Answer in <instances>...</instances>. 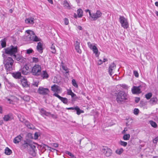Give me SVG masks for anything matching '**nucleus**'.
<instances>
[{"mask_svg":"<svg viewBox=\"0 0 158 158\" xmlns=\"http://www.w3.org/2000/svg\"><path fill=\"white\" fill-rule=\"evenodd\" d=\"M18 49L17 47H14L13 46L10 48L5 49V53L11 56L13 55L14 58L18 61L22 62L24 61V58L22 56L18 55L16 56L15 54L17 52Z\"/></svg>","mask_w":158,"mask_h":158,"instance_id":"nucleus-1","label":"nucleus"},{"mask_svg":"<svg viewBox=\"0 0 158 158\" xmlns=\"http://www.w3.org/2000/svg\"><path fill=\"white\" fill-rule=\"evenodd\" d=\"M26 32L28 34L27 36V40L28 41H31V42H37L40 40V39L36 35L34 32L32 31L28 30H26Z\"/></svg>","mask_w":158,"mask_h":158,"instance_id":"nucleus-2","label":"nucleus"},{"mask_svg":"<svg viewBox=\"0 0 158 158\" xmlns=\"http://www.w3.org/2000/svg\"><path fill=\"white\" fill-rule=\"evenodd\" d=\"M127 94L124 92L120 91L117 95L116 100L118 103H121L127 99Z\"/></svg>","mask_w":158,"mask_h":158,"instance_id":"nucleus-3","label":"nucleus"},{"mask_svg":"<svg viewBox=\"0 0 158 158\" xmlns=\"http://www.w3.org/2000/svg\"><path fill=\"white\" fill-rule=\"evenodd\" d=\"M14 60L10 57H8L5 61V67L7 71H10L12 70V66Z\"/></svg>","mask_w":158,"mask_h":158,"instance_id":"nucleus-4","label":"nucleus"},{"mask_svg":"<svg viewBox=\"0 0 158 158\" xmlns=\"http://www.w3.org/2000/svg\"><path fill=\"white\" fill-rule=\"evenodd\" d=\"M41 67L39 64H35L32 68L31 72L33 75L39 76L41 74Z\"/></svg>","mask_w":158,"mask_h":158,"instance_id":"nucleus-5","label":"nucleus"},{"mask_svg":"<svg viewBox=\"0 0 158 158\" xmlns=\"http://www.w3.org/2000/svg\"><path fill=\"white\" fill-rule=\"evenodd\" d=\"M119 21L121 26L125 29H127L128 26L129 24L127 19L124 17L122 16H120Z\"/></svg>","mask_w":158,"mask_h":158,"instance_id":"nucleus-6","label":"nucleus"},{"mask_svg":"<svg viewBox=\"0 0 158 158\" xmlns=\"http://www.w3.org/2000/svg\"><path fill=\"white\" fill-rule=\"evenodd\" d=\"M102 15V13L99 10H97L96 12L91 14L90 17L93 21H96L100 18Z\"/></svg>","mask_w":158,"mask_h":158,"instance_id":"nucleus-7","label":"nucleus"},{"mask_svg":"<svg viewBox=\"0 0 158 158\" xmlns=\"http://www.w3.org/2000/svg\"><path fill=\"white\" fill-rule=\"evenodd\" d=\"M101 152L106 156H110L112 154V150L107 147L104 146L101 148Z\"/></svg>","mask_w":158,"mask_h":158,"instance_id":"nucleus-8","label":"nucleus"},{"mask_svg":"<svg viewBox=\"0 0 158 158\" xmlns=\"http://www.w3.org/2000/svg\"><path fill=\"white\" fill-rule=\"evenodd\" d=\"M49 90L48 88L40 87L38 90V93L40 94L46 95L49 94Z\"/></svg>","mask_w":158,"mask_h":158,"instance_id":"nucleus-9","label":"nucleus"},{"mask_svg":"<svg viewBox=\"0 0 158 158\" xmlns=\"http://www.w3.org/2000/svg\"><path fill=\"white\" fill-rule=\"evenodd\" d=\"M116 68V64L114 63H113L109 65L108 68V73L110 76H112V74L113 73V71Z\"/></svg>","mask_w":158,"mask_h":158,"instance_id":"nucleus-10","label":"nucleus"},{"mask_svg":"<svg viewBox=\"0 0 158 158\" xmlns=\"http://www.w3.org/2000/svg\"><path fill=\"white\" fill-rule=\"evenodd\" d=\"M141 86L138 87L134 86L131 89V91L133 94H139L141 93L140 87Z\"/></svg>","mask_w":158,"mask_h":158,"instance_id":"nucleus-11","label":"nucleus"},{"mask_svg":"<svg viewBox=\"0 0 158 158\" xmlns=\"http://www.w3.org/2000/svg\"><path fill=\"white\" fill-rule=\"evenodd\" d=\"M36 143H34L31 141L29 147H30L32 150V152H33L32 155L33 156H35V150L36 149Z\"/></svg>","mask_w":158,"mask_h":158,"instance_id":"nucleus-12","label":"nucleus"},{"mask_svg":"<svg viewBox=\"0 0 158 158\" xmlns=\"http://www.w3.org/2000/svg\"><path fill=\"white\" fill-rule=\"evenodd\" d=\"M13 118V117L12 114L10 113L5 115L3 117V119L4 121L7 122L11 120Z\"/></svg>","mask_w":158,"mask_h":158,"instance_id":"nucleus-13","label":"nucleus"},{"mask_svg":"<svg viewBox=\"0 0 158 158\" xmlns=\"http://www.w3.org/2000/svg\"><path fill=\"white\" fill-rule=\"evenodd\" d=\"M31 142V140L29 139H27L26 140H24L22 145V148L23 149L28 148V147L30 146Z\"/></svg>","mask_w":158,"mask_h":158,"instance_id":"nucleus-14","label":"nucleus"},{"mask_svg":"<svg viewBox=\"0 0 158 158\" xmlns=\"http://www.w3.org/2000/svg\"><path fill=\"white\" fill-rule=\"evenodd\" d=\"M80 43L78 41H76L74 43L75 49L76 51L79 54H81V51L80 49Z\"/></svg>","mask_w":158,"mask_h":158,"instance_id":"nucleus-15","label":"nucleus"},{"mask_svg":"<svg viewBox=\"0 0 158 158\" xmlns=\"http://www.w3.org/2000/svg\"><path fill=\"white\" fill-rule=\"evenodd\" d=\"M34 20L35 19L34 18L30 17L26 19L25 21L27 24L33 25L34 23Z\"/></svg>","mask_w":158,"mask_h":158,"instance_id":"nucleus-16","label":"nucleus"},{"mask_svg":"<svg viewBox=\"0 0 158 158\" xmlns=\"http://www.w3.org/2000/svg\"><path fill=\"white\" fill-rule=\"evenodd\" d=\"M40 76L43 79H47L49 77V75L48 74L47 72L46 71H43L41 72V74H40Z\"/></svg>","mask_w":158,"mask_h":158,"instance_id":"nucleus-17","label":"nucleus"},{"mask_svg":"<svg viewBox=\"0 0 158 158\" xmlns=\"http://www.w3.org/2000/svg\"><path fill=\"white\" fill-rule=\"evenodd\" d=\"M51 90L54 92L58 93L60 92V87L55 85H54L51 87Z\"/></svg>","mask_w":158,"mask_h":158,"instance_id":"nucleus-18","label":"nucleus"},{"mask_svg":"<svg viewBox=\"0 0 158 158\" xmlns=\"http://www.w3.org/2000/svg\"><path fill=\"white\" fill-rule=\"evenodd\" d=\"M43 44L41 42H39L38 43V45L37 46V50L40 53H42L43 52Z\"/></svg>","mask_w":158,"mask_h":158,"instance_id":"nucleus-19","label":"nucleus"},{"mask_svg":"<svg viewBox=\"0 0 158 158\" xmlns=\"http://www.w3.org/2000/svg\"><path fill=\"white\" fill-rule=\"evenodd\" d=\"M149 102L152 105H155L157 103V98L156 97H153L151 98Z\"/></svg>","mask_w":158,"mask_h":158,"instance_id":"nucleus-20","label":"nucleus"},{"mask_svg":"<svg viewBox=\"0 0 158 158\" xmlns=\"http://www.w3.org/2000/svg\"><path fill=\"white\" fill-rule=\"evenodd\" d=\"M21 83L23 87H27L28 86V84L27 80L26 79L23 78L21 80Z\"/></svg>","mask_w":158,"mask_h":158,"instance_id":"nucleus-21","label":"nucleus"},{"mask_svg":"<svg viewBox=\"0 0 158 158\" xmlns=\"http://www.w3.org/2000/svg\"><path fill=\"white\" fill-rule=\"evenodd\" d=\"M12 76L15 78H20L21 77V73L19 72H16L12 73Z\"/></svg>","mask_w":158,"mask_h":158,"instance_id":"nucleus-22","label":"nucleus"},{"mask_svg":"<svg viewBox=\"0 0 158 158\" xmlns=\"http://www.w3.org/2000/svg\"><path fill=\"white\" fill-rule=\"evenodd\" d=\"M22 138V137L20 135L14 138L13 142L15 143H18L21 141Z\"/></svg>","mask_w":158,"mask_h":158,"instance_id":"nucleus-23","label":"nucleus"},{"mask_svg":"<svg viewBox=\"0 0 158 158\" xmlns=\"http://www.w3.org/2000/svg\"><path fill=\"white\" fill-rule=\"evenodd\" d=\"M77 13L78 17L81 18L83 16V12L81 9H79L77 11Z\"/></svg>","mask_w":158,"mask_h":158,"instance_id":"nucleus-24","label":"nucleus"},{"mask_svg":"<svg viewBox=\"0 0 158 158\" xmlns=\"http://www.w3.org/2000/svg\"><path fill=\"white\" fill-rule=\"evenodd\" d=\"M75 110H76L77 114L78 115H80L81 113H83L84 112L83 110H81L77 106H76V109Z\"/></svg>","mask_w":158,"mask_h":158,"instance_id":"nucleus-25","label":"nucleus"},{"mask_svg":"<svg viewBox=\"0 0 158 158\" xmlns=\"http://www.w3.org/2000/svg\"><path fill=\"white\" fill-rule=\"evenodd\" d=\"M123 151L124 150L123 148H120L116 150L115 152L117 154L120 155L123 152Z\"/></svg>","mask_w":158,"mask_h":158,"instance_id":"nucleus-26","label":"nucleus"},{"mask_svg":"<svg viewBox=\"0 0 158 158\" xmlns=\"http://www.w3.org/2000/svg\"><path fill=\"white\" fill-rule=\"evenodd\" d=\"M12 153L11 150L8 147H6L5 150V153L7 155H10Z\"/></svg>","mask_w":158,"mask_h":158,"instance_id":"nucleus-27","label":"nucleus"},{"mask_svg":"<svg viewBox=\"0 0 158 158\" xmlns=\"http://www.w3.org/2000/svg\"><path fill=\"white\" fill-rule=\"evenodd\" d=\"M130 135L129 134H127L124 135L123 137V139L125 140H128L130 138Z\"/></svg>","mask_w":158,"mask_h":158,"instance_id":"nucleus-28","label":"nucleus"},{"mask_svg":"<svg viewBox=\"0 0 158 158\" xmlns=\"http://www.w3.org/2000/svg\"><path fill=\"white\" fill-rule=\"evenodd\" d=\"M92 50L94 53H95V55H97V54L98 52V50L97 48L95 46V45L93 46L92 47Z\"/></svg>","mask_w":158,"mask_h":158,"instance_id":"nucleus-29","label":"nucleus"},{"mask_svg":"<svg viewBox=\"0 0 158 158\" xmlns=\"http://www.w3.org/2000/svg\"><path fill=\"white\" fill-rule=\"evenodd\" d=\"M149 123L151 125V126L154 128H156L157 127V125L156 123L154 122L152 120L149 121Z\"/></svg>","mask_w":158,"mask_h":158,"instance_id":"nucleus-30","label":"nucleus"},{"mask_svg":"<svg viewBox=\"0 0 158 158\" xmlns=\"http://www.w3.org/2000/svg\"><path fill=\"white\" fill-rule=\"evenodd\" d=\"M41 113L47 116H48L50 114V113L49 112H47L43 109H41Z\"/></svg>","mask_w":158,"mask_h":158,"instance_id":"nucleus-31","label":"nucleus"},{"mask_svg":"<svg viewBox=\"0 0 158 158\" xmlns=\"http://www.w3.org/2000/svg\"><path fill=\"white\" fill-rule=\"evenodd\" d=\"M152 94L151 93H149L145 95V98L147 99L148 100L152 97Z\"/></svg>","mask_w":158,"mask_h":158,"instance_id":"nucleus-32","label":"nucleus"},{"mask_svg":"<svg viewBox=\"0 0 158 158\" xmlns=\"http://www.w3.org/2000/svg\"><path fill=\"white\" fill-rule=\"evenodd\" d=\"M21 72L22 74L24 75L27 74L28 73V71L23 67L22 69Z\"/></svg>","mask_w":158,"mask_h":158,"instance_id":"nucleus-33","label":"nucleus"},{"mask_svg":"<svg viewBox=\"0 0 158 158\" xmlns=\"http://www.w3.org/2000/svg\"><path fill=\"white\" fill-rule=\"evenodd\" d=\"M64 6L68 9H69L70 8L69 5L66 1H64Z\"/></svg>","mask_w":158,"mask_h":158,"instance_id":"nucleus-34","label":"nucleus"},{"mask_svg":"<svg viewBox=\"0 0 158 158\" xmlns=\"http://www.w3.org/2000/svg\"><path fill=\"white\" fill-rule=\"evenodd\" d=\"M60 100L64 103L67 104L68 102V99L67 98H65L61 97Z\"/></svg>","mask_w":158,"mask_h":158,"instance_id":"nucleus-35","label":"nucleus"},{"mask_svg":"<svg viewBox=\"0 0 158 158\" xmlns=\"http://www.w3.org/2000/svg\"><path fill=\"white\" fill-rule=\"evenodd\" d=\"M72 84L73 86L75 87L76 88H78V85L77 83H76V81L74 79H73L72 80Z\"/></svg>","mask_w":158,"mask_h":158,"instance_id":"nucleus-36","label":"nucleus"},{"mask_svg":"<svg viewBox=\"0 0 158 158\" xmlns=\"http://www.w3.org/2000/svg\"><path fill=\"white\" fill-rule=\"evenodd\" d=\"M119 144L122 146H123L124 147H126L127 145V143L124 141H121L120 142Z\"/></svg>","mask_w":158,"mask_h":158,"instance_id":"nucleus-37","label":"nucleus"},{"mask_svg":"<svg viewBox=\"0 0 158 158\" xmlns=\"http://www.w3.org/2000/svg\"><path fill=\"white\" fill-rule=\"evenodd\" d=\"M62 69L66 71V73H68L69 72V71H68V69L67 68V67L64 66H62Z\"/></svg>","mask_w":158,"mask_h":158,"instance_id":"nucleus-38","label":"nucleus"},{"mask_svg":"<svg viewBox=\"0 0 158 158\" xmlns=\"http://www.w3.org/2000/svg\"><path fill=\"white\" fill-rule=\"evenodd\" d=\"M139 110L138 109L135 108L134 110V113L135 115L138 114L139 112Z\"/></svg>","mask_w":158,"mask_h":158,"instance_id":"nucleus-39","label":"nucleus"},{"mask_svg":"<svg viewBox=\"0 0 158 158\" xmlns=\"http://www.w3.org/2000/svg\"><path fill=\"white\" fill-rule=\"evenodd\" d=\"M30 67V65L29 64H26L23 67L26 69H27V70L28 71L29 70Z\"/></svg>","mask_w":158,"mask_h":158,"instance_id":"nucleus-40","label":"nucleus"},{"mask_svg":"<svg viewBox=\"0 0 158 158\" xmlns=\"http://www.w3.org/2000/svg\"><path fill=\"white\" fill-rule=\"evenodd\" d=\"M1 45L2 47H4L6 45V43L4 40L1 41Z\"/></svg>","mask_w":158,"mask_h":158,"instance_id":"nucleus-41","label":"nucleus"},{"mask_svg":"<svg viewBox=\"0 0 158 158\" xmlns=\"http://www.w3.org/2000/svg\"><path fill=\"white\" fill-rule=\"evenodd\" d=\"M51 49L52 50V52L53 53H55L56 52V50L55 49V47L53 45H52L51 47Z\"/></svg>","mask_w":158,"mask_h":158,"instance_id":"nucleus-42","label":"nucleus"},{"mask_svg":"<svg viewBox=\"0 0 158 158\" xmlns=\"http://www.w3.org/2000/svg\"><path fill=\"white\" fill-rule=\"evenodd\" d=\"M32 61H33V62H34L36 63H37L39 61V60L37 58L33 57L32 58Z\"/></svg>","mask_w":158,"mask_h":158,"instance_id":"nucleus-43","label":"nucleus"},{"mask_svg":"<svg viewBox=\"0 0 158 158\" xmlns=\"http://www.w3.org/2000/svg\"><path fill=\"white\" fill-rule=\"evenodd\" d=\"M65 153L66 154H68L69 156H72V157H74V155L72 154L69 151H67L65 152Z\"/></svg>","mask_w":158,"mask_h":158,"instance_id":"nucleus-44","label":"nucleus"},{"mask_svg":"<svg viewBox=\"0 0 158 158\" xmlns=\"http://www.w3.org/2000/svg\"><path fill=\"white\" fill-rule=\"evenodd\" d=\"M64 24L65 25H67L69 24V20L68 19H67L66 18H64Z\"/></svg>","mask_w":158,"mask_h":158,"instance_id":"nucleus-45","label":"nucleus"},{"mask_svg":"<svg viewBox=\"0 0 158 158\" xmlns=\"http://www.w3.org/2000/svg\"><path fill=\"white\" fill-rule=\"evenodd\" d=\"M39 134L37 132H35L34 135V138L35 139H38V137H39Z\"/></svg>","mask_w":158,"mask_h":158,"instance_id":"nucleus-46","label":"nucleus"},{"mask_svg":"<svg viewBox=\"0 0 158 158\" xmlns=\"http://www.w3.org/2000/svg\"><path fill=\"white\" fill-rule=\"evenodd\" d=\"M33 51L32 49H29L27 50V53L28 54H29L32 52Z\"/></svg>","mask_w":158,"mask_h":158,"instance_id":"nucleus-47","label":"nucleus"},{"mask_svg":"<svg viewBox=\"0 0 158 158\" xmlns=\"http://www.w3.org/2000/svg\"><path fill=\"white\" fill-rule=\"evenodd\" d=\"M134 74L135 76L136 77H139V74L138 72L137 71H134Z\"/></svg>","mask_w":158,"mask_h":158,"instance_id":"nucleus-48","label":"nucleus"},{"mask_svg":"<svg viewBox=\"0 0 158 158\" xmlns=\"http://www.w3.org/2000/svg\"><path fill=\"white\" fill-rule=\"evenodd\" d=\"M27 127L28 128L31 129H33L34 128V126L31 124H30Z\"/></svg>","mask_w":158,"mask_h":158,"instance_id":"nucleus-49","label":"nucleus"},{"mask_svg":"<svg viewBox=\"0 0 158 158\" xmlns=\"http://www.w3.org/2000/svg\"><path fill=\"white\" fill-rule=\"evenodd\" d=\"M53 96H54L57 97L60 100L61 98V96H59V95L57 94V93H55L53 94Z\"/></svg>","mask_w":158,"mask_h":158,"instance_id":"nucleus-50","label":"nucleus"},{"mask_svg":"<svg viewBox=\"0 0 158 158\" xmlns=\"http://www.w3.org/2000/svg\"><path fill=\"white\" fill-rule=\"evenodd\" d=\"M87 44L88 45V46L89 47L90 49H92V47L93 46L92 45V44L90 42H88L87 43Z\"/></svg>","mask_w":158,"mask_h":158,"instance_id":"nucleus-51","label":"nucleus"},{"mask_svg":"<svg viewBox=\"0 0 158 158\" xmlns=\"http://www.w3.org/2000/svg\"><path fill=\"white\" fill-rule=\"evenodd\" d=\"M158 141V136L155 139H154L153 140V142L154 143H156Z\"/></svg>","mask_w":158,"mask_h":158,"instance_id":"nucleus-52","label":"nucleus"},{"mask_svg":"<svg viewBox=\"0 0 158 158\" xmlns=\"http://www.w3.org/2000/svg\"><path fill=\"white\" fill-rule=\"evenodd\" d=\"M71 96L73 99H75L77 98V96L74 93H73V94L71 95Z\"/></svg>","mask_w":158,"mask_h":158,"instance_id":"nucleus-53","label":"nucleus"},{"mask_svg":"<svg viewBox=\"0 0 158 158\" xmlns=\"http://www.w3.org/2000/svg\"><path fill=\"white\" fill-rule=\"evenodd\" d=\"M73 93L71 90H68L67 93L68 95H70L71 96L72 94H73Z\"/></svg>","mask_w":158,"mask_h":158,"instance_id":"nucleus-54","label":"nucleus"},{"mask_svg":"<svg viewBox=\"0 0 158 158\" xmlns=\"http://www.w3.org/2000/svg\"><path fill=\"white\" fill-rule=\"evenodd\" d=\"M33 85L35 86H38L39 85V82L38 81H34L33 82Z\"/></svg>","mask_w":158,"mask_h":158,"instance_id":"nucleus-55","label":"nucleus"},{"mask_svg":"<svg viewBox=\"0 0 158 158\" xmlns=\"http://www.w3.org/2000/svg\"><path fill=\"white\" fill-rule=\"evenodd\" d=\"M23 99L24 100L29 101L30 100V97L29 96L24 97H23Z\"/></svg>","mask_w":158,"mask_h":158,"instance_id":"nucleus-56","label":"nucleus"},{"mask_svg":"<svg viewBox=\"0 0 158 158\" xmlns=\"http://www.w3.org/2000/svg\"><path fill=\"white\" fill-rule=\"evenodd\" d=\"M102 63L103 61L101 60L100 59L98 62V65H100L102 64Z\"/></svg>","mask_w":158,"mask_h":158,"instance_id":"nucleus-57","label":"nucleus"},{"mask_svg":"<svg viewBox=\"0 0 158 158\" xmlns=\"http://www.w3.org/2000/svg\"><path fill=\"white\" fill-rule=\"evenodd\" d=\"M25 124L26 126L27 127L29 125L30 123L27 121H24Z\"/></svg>","mask_w":158,"mask_h":158,"instance_id":"nucleus-58","label":"nucleus"},{"mask_svg":"<svg viewBox=\"0 0 158 158\" xmlns=\"http://www.w3.org/2000/svg\"><path fill=\"white\" fill-rule=\"evenodd\" d=\"M25 124L26 126L27 127L29 125L30 123L27 121H24Z\"/></svg>","mask_w":158,"mask_h":158,"instance_id":"nucleus-59","label":"nucleus"},{"mask_svg":"<svg viewBox=\"0 0 158 158\" xmlns=\"http://www.w3.org/2000/svg\"><path fill=\"white\" fill-rule=\"evenodd\" d=\"M76 109V107H69V108H67L66 109L68 110H75Z\"/></svg>","mask_w":158,"mask_h":158,"instance_id":"nucleus-60","label":"nucleus"},{"mask_svg":"<svg viewBox=\"0 0 158 158\" xmlns=\"http://www.w3.org/2000/svg\"><path fill=\"white\" fill-rule=\"evenodd\" d=\"M85 11L86 12H88L89 15V16H90V15H91V13L90 12V10L89 9H87V10H85Z\"/></svg>","mask_w":158,"mask_h":158,"instance_id":"nucleus-61","label":"nucleus"},{"mask_svg":"<svg viewBox=\"0 0 158 158\" xmlns=\"http://www.w3.org/2000/svg\"><path fill=\"white\" fill-rule=\"evenodd\" d=\"M53 146L55 148H57L58 147V145L56 143H54L53 144Z\"/></svg>","mask_w":158,"mask_h":158,"instance_id":"nucleus-62","label":"nucleus"},{"mask_svg":"<svg viewBox=\"0 0 158 158\" xmlns=\"http://www.w3.org/2000/svg\"><path fill=\"white\" fill-rule=\"evenodd\" d=\"M23 30V27H21L18 30L20 32H22Z\"/></svg>","mask_w":158,"mask_h":158,"instance_id":"nucleus-63","label":"nucleus"},{"mask_svg":"<svg viewBox=\"0 0 158 158\" xmlns=\"http://www.w3.org/2000/svg\"><path fill=\"white\" fill-rule=\"evenodd\" d=\"M139 101V98H136L135 99V102L136 103H138Z\"/></svg>","mask_w":158,"mask_h":158,"instance_id":"nucleus-64","label":"nucleus"}]
</instances>
